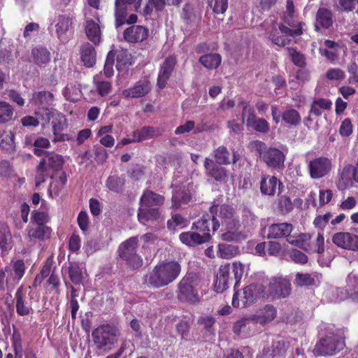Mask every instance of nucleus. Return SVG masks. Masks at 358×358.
Returning <instances> with one entry per match:
<instances>
[{
  "instance_id": "338daca9",
  "label": "nucleus",
  "mask_w": 358,
  "mask_h": 358,
  "mask_svg": "<svg viewBox=\"0 0 358 358\" xmlns=\"http://www.w3.org/2000/svg\"><path fill=\"white\" fill-rule=\"evenodd\" d=\"M340 8L343 11L358 12V0H339Z\"/></svg>"
},
{
  "instance_id": "9d476101",
  "label": "nucleus",
  "mask_w": 358,
  "mask_h": 358,
  "mask_svg": "<svg viewBox=\"0 0 358 358\" xmlns=\"http://www.w3.org/2000/svg\"><path fill=\"white\" fill-rule=\"evenodd\" d=\"M75 17L73 15L59 14L55 16L52 25L55 27L57 38L63 43L69 39V33L73 28Z\"/></svg>"
},
{
  "instance_id": "c03bdc74",
  "label": "nucleus",
  "mask_w": 358,
  "mask_h": 358,
  "mask_svg": "<svg viewBox=\"0 0 358 358\" xmlns=\"http://www.w3.org/2000/svg\"><path fill=\"white\" fill-rule=\"evenodd\" d=\"M332 103L325 99L315 100L311 106L310 113L315 116L322 115L323 110H328L331 108Z\"/></svg>"
},
{
  "instance_id": "c85d7f7f",
  "label": "nucleus",
  "mask_w": 358,
  "mask_h": 358,
  "mask_svg": "<svg viewBox=\"0 0 358 358\" xmlns=\"http://www.w3.org/2000/svg\"><path fill=\"white\" fill-rule=\"evenodd\" d=\"M136 0H116L115 1V27L119 28L125 23L127 17V6L133 3Z\"/></svg>"
},
{
  "instance_id": "bf43d9fd",
  "label": "nucleus",
  "mask_w": 358,
  "mask_h": 358,
  "mask_svg": "<svg viewBox=\"0 0 358 358\" xmlns=\"http://www.w3.org/2000/svg\"><path fill=\"white\" fill-rule=\"evenodd\" d=\"M208 3L217 14L224 13L228 8V0H208Z\"/></svg>"
},
{
  "instance_id": "6e6552de",
  "label": "nucleus",
  "mask_w": 358,
  "mask_h": 358,
  "mask_svg": "<svg viewBox=\"0 0 358 358\" xmlns=\"http://www.w3.org/2000/svg\"><path fill=\"white\" fill-rule=\"evenodd\" d=\"M211 222L213 231H216L220 224L227 225L238 220L235 217L234 209L227 205H214L210 207Z\"/></svg>"
},
{
  "instance_id": "0eeeda50",
  "label": "nucleus",
  "mask_w": 358,
  "mask_h": 358,
  "mask_svg": "<svg viewBox=\"0 0 358 358\" xmlns=\"http://www.w3.org/2000/svg\"><path fill=\"white\" fill-rule=\"evenodd\" d=\"M138 240L137 237H131L122 243L118 248L120 258L134 269L138 268L143 265V259L136 253Z\"/></svg>"
},
{
  "instance_id": "7ed1b4c3",
  "label": "nucleus",
  "mask_w": 358,
  "mask_h": 358,
  "mask_svg": "<svg viewBox=\"0 0 358 358\" xmlns=\"http://www.w3.org/2000/svg\"><path fill=\"white\" fill-rule=\"evenodd\" d=\"M231 273L234 274L236 285L244 273V265L238 262H234L231 265L229 264L221 265L217 273L214 285L216 292L222 293L229 287V282L232 281Z\"/></svg>"
},
{
  "instance_id": "de8ad7c7",
  "label": "nucleus",
  "mask_w": 358,
  "mask_h": 358,
  "mask_svg": "<svg viewBox=\"0 0 358 358\" xmlns=\"http://www.w3.org/2000/svg\"><path fill=\"white\" fill-rule=\"evenodd\" d=\"M213 156L218 164H229L231 163L230 153L224 146L218 147L214 151Z\"/></svg>"
},
{
  "instance_id": "6e6d98bb",
  "label": "nucleus",
  "mask_w": 358,
  "mask_h": 358,
  "mask_svg": "<svg viewBox=\"0 0 358 358\" xmlns=\"http://www.w3.org/2000/svg\"><path fill=\"white\" fill-rule=\"evenodd\" d=\"M324 238L322 233L317 234L315 240L313 241V243H310V252H316L318 254H322L324 252Z\"/></svg>"
},
{
  "instance_id": "4be33fe9",
  "label": "nucleus",
  "mask_w": 358,
  "mask_h": 358,
  "mask_svg": "<svg viewBox=\"0 0 358 358\" xmlns=\"http://www.w3.org/2000/svg\"><path fill=\"white\" fill-rule=\"evenodd\" d=\"M150 90V83L147 80H143L137 82L132 87L124 90L122 94L126 98H139L145 96Z\"/></svg>"
},
{
  "instance_id": "49530a36",
  "label": "nucleus",
  "mask_w": 358,
  "mask_h": 358,
  "mask_svg": "<svg viewBox=\"0 0 358 358\" xmlns=\"http://www.w3.org/2000/svg\"><path fill=\"white\" fill-rule=\"evenodd\" d=\"M14 113L13 106L6 101H0V124L12 120Z\"/></svg>"
},
{
  "instance_id": "b1692460",
  "label": "nucleus",
  "mask_w": 358,
  "mask_h": 358,
  "mask_svg": "<svg viewBox=\"0 0 358 358\" xmlns=\"http://www.w3.org/2000/svg\"><path fill=\"white\" fill-rule=\"evenodd\" d=\"M13 247L12 235L8 226L0 222V255H6Z\"/></svg>"
},
{
  "instance_id": "20e7f679",
  "label": "nucleus",
  "mask_w": 358,
  "mask_h": 358,
  "mask_svg": "<svg viewBox=\"0 0 358 358\" xmlns=\"http://www.w3.org/2000/svg\"><path fill=\"white\" fill-rule=\"evenodd\" d=\"M25 266L23 260L12 262L10 266L0 270V290L11 291L19 283L24 274Z\"/></svg>"
},
{
  "instance_id": "a19ab883",
  "label": "nucleus",
  "mask_w": 358,
  "mask_h": 358,
  "mask_svg": "<svg viewBox=\"0 0 358 358\" xmlns=\"http://www.w3.org/2000/svg\"><path fill=\"white\" fill-rule=\"evenodd\" d=\"M346 288L350 293V297L358 300V274L351 272L346 278Z\"/></svg>"
},
{
  "instance_id": "ea45409f",
  "label": "nucleus",
  "mask_w": 358,
  "mask_h": 358,
  "mask_svg": "<svg viewBox=\"0 0 358 358\" xmlns=\"http://www.w3.org/2000/svg\"><path fill=\"white\" fill-rule=\"evenodd\" d=\"M257 322L252 318H243L238 320L233 327V329L236 334H248L251 331V327H253Z\"/></svg>"
},
{
  "instance_id": "5fc2aeb1",
  "label": "nucleus",
  "mask_w": 358,
  "mask_h": 358,
  "mask_svg": "<svg viewBox=\"0 0 358 358\" xmlns=\"http://www.w3.org/2000/svg\"><path fill=\"white\" fill-rule=\"evenodd\" d=\"M52 125V131H63L66 128V119L64 115L58 113H55V115L51 121Z\"/></svg>"
},
{
  "instance_id": "052dcab7",
  "label": "nucleus",
  "mask_w": 358,
  "mask_h": 358,
  "mask_svg": "<svg viewBox=\"0 0 358 358\" xmlns=\"http://www.w3.org/2000/svg\"><path fill=\"white\" fill-rule=\"evenodd\" d=\"M287 53L289 56L292 58V61L293 63L299 66L303 67L306 64L305 57L304 56L298 52L294 48H287Z\"/></svg>"
},
{
  "instance_id": "4c0bfd02",
  "label": "nucleus",
  "mask_w": 358,
  "mask_h": 358,
  "mask_svg": "<svg viewBox=\"0 0 358 358\" xmlns=\"http://www.w3.org/2000/svg\"><path fill=\"white\" fill-rule=\"evenodd\" d=\"M159 135L158 129L152 127H143L133 133V141L141 142Z\"/></svg>"
},
{
  "instance_id": "2f4dec72",
  "label": "nucleus",
  "mask_w": 358,
  "mask_h": 358,
  "mask_svg": "<svg viewBox=\"0 0 358 358\" xmlns=\"http://www.w3.org/2000/svg\"><path fill=\"white\" fill-rule=\"evenodd\" d=\"M310 240L311 235L310 234L300 233L297 235L292 236L287 239V243L308 252H310Z\"/></svg>"
},
{
  "instance_id": "603ef678",
  "label": "nucleus",
  "mask_w": 358,
  "mask_h": 358,
  "mask_svg": "<svg viewBox=\"0 0 358 358\" xmlns=\"http://www.w3.org/2000/svg\"><path fill=\"white\" fill-rule=\"evenodd\" d=\"M55 113H57V111L48 108H43L36 112V119L38 120V122L40 121L43 122L42 127H44L46 124L52 121Z\"/></svg>"
},
{
  "instance_id": "f257e3e1",
  "label": "nucleus",
  "mask_w": 358,
  "mask_h": 358,
  "mask_svg": "<svg viewBox=\"0 0 358 358\" xmlns=\"http://www.w3.org/2000/svg\"><path fill=\"white\" fill-rule=\"evenodd\" d=\"M180 271L181 266L178 262H162L147 275L145 280L153 287H162L174 281Z\"/></svg>"
},
{
  "instance_id": "680f3d73",
  "label": "nucleus",
  "mask_w": 358,
  "mask_h": 358,
  "mask_svg": "<svg viewBox=\"0 0 358 358\" xmlns=\"http://www.w3.org/2000/svg\"><path fill=\"white\" fill-rule=\"evenodd\" d=\"M166 4L165 0H148V3L144 8V14L148 15H150L153 8H155L157 10H162Z\"/></svg>"
},
{
  "instance_id": "4468645a",
  "label": "nucleus",
  "mask_w": 358,
  "mask_h": 358,
  "mask_svg": "<svg viewBox=\"0 0 358 358\" xmlns=\"http://www.w3.org/2000/svg\"><path fill=\"white\" fill-rule=\"evenodd\" d=\"M257 297L258 294L255 287L250 285L234 294L232 305L236 308H244L254 303Z\"/></svg>"
},
{
  "instance_id": "69168bd1",
  "label": "nucleus",
  "mask_w": 358,
  "mask_h": 358,
  "mask_svg": "<svg viewBox=\"0 0 358 358\" xmlns=\"http://www.w3.org/2000/svg\"><path fill=\"white\" fill-rule=\"evenodd\" d=\"M289 257L296 264H304L307 263L308 260L307 255L297 249L292 250L289 254Z\"/></svg>"
},
{
  "instance_id": "bb28decb",
  "label": "nucleus",
  "mask_w": 358,
  "mask_h": 358,
  "mask_svg": "<svg viewBox=\"0 0 358 358\" xmlns=\"http://www.w3.org/2000/svg\"><path fill=\"white\" fill-rule=\"evenodd\" d=\"M27 231L30 240L44 241L50 237L52 229L46 225H31L27 227Z\"/></svg>"
},
{
  "instance_id": "a18cd8bd",
  "label": "nucleus",
  "mask_w": 358,
  "mask_h": 358,
  "mask_svg": "<svg viewBox=\"0 0 358 358\" xmlns=\"http://www.w3.org/2000/svg\"><path fill=\"white\" fill-rule=\"evenodd\" d=\"M124 183V178L116 176H110L108 178L106 185L110 191L119 193L123 190Z\"/></svg>"
},
{
  "instance_id": "8fccbe9b",
  "label": "nucleus",
  "mask_w": 358,
  "mask_h": 358,
  "mask_svg": "<svg viewBox=\"0 0 358 358\" xmlns=\"http://www.w3.org/2000/svg\"><path fill=\"white\" fill-rule=\"evenodd\" d=\"M282 117L286 123L293 126L299 124L301 120L299 112L292 108L285 110Z\"/></svg>"
},
{
  "instance_id": "a211bd4d",
  "label": "nucleus",
  "mask_w": 358,
  "mask_h": 358,
  "mask_svg": "<svg viewBox=\"0 0 358 358\" xmlns=\"http://www.w3.org/2000/svg\"><path fill=\"white\" fill-rule=\"evenodd\" d=\"M220 164H215L208 157L204 161V167L206 174L213 178L216 181L225 182L228 178V173L225 168L220 166Z\"/></svg>"
},
{
  "instance_id": "0e129e2a",
  "label": "nucleus",
  "mask_w": 358,
  "mask_h": 358,
  "mask_svg": "<svg viewBox=\"0 0 358 358\" xmlns=\"http://www.w3.org/2000/svg\"><path fill=\"white\" fill-rule=\"evenodd\" d=\"M269 38L274 44L280 47H285L287 45H289L291 41L285 36H278L277 30L273 31L270 34Z\"/></svg>"
},
{
  "instance_id": "f704fd0d",
  "label": "nucleus",
  "mask_w": 358,
  "mask_h": 358,
  "mask_svg": "<svg viewBox=\"0 0 358 358\" xmlns=\"http://www.w3.org/2000/svg\"><path fill=\"white\" fill-rule=\"evenodd\" d=\"M276 315V310L272 306H266L259 313L255 315L253 317L257 323L264 324L271 322Z\"/></svg>"
},
{
  "instance_id": "dca6fc26",
  "label": "nucleus",
  "mask_w": 358,
  "mask_h": 358,
  "mask_svg": "<svg viewBox=\"0 0 358 358\" xmlns=\"http://www.w3.org/2000/svg\"><path fill=\"white\" fill-rule=\"evenodd\" d=\"M177 60L173 56H169L166 57L163 63L161 64L158 78H157V86L160 89L165 87L167 81L170 78L175 66L176 65Z\"/></svg>"
},
{
  "instance_id": "7c9ffc66",
  "label": "nucleus",
  "mask_w": 358,
  "mask_h": 358,
  "mask_svg": "<svg viewBox=\"0 0 358 358\" xmlns=\"http://www.w3.org/2000/svg\"><path fill=\"white\" fill-rule=\"evenodd\" d=\"M164 197L152 191L147 190L144 192L140 201L141 206L152 207L160 206L164 203Z\"/></svg>"
},
{
  "instance_id": "e433bc0d",
  "label": "nucleus",
  "mask_w": 358,
  "mask_h": 358,
  "mask_svg": "<svg viewBox=\"0 0 358 358\" xmlns=\"http://www.w3.org/2000/svg\"><path fill=\"white\" fill-rule=\"evenodd\" d=\"M32 61L38 66H42L49 62L50 52L45 48H34L31 50Z\"/></svg>"
},
{
  "instance_id": "6ab92c4d",
  "label": "nucleus",
  "mask_w": 358,
  "mask_h": 358,
  "mask_svg": "<svg viewBox=\"0 0 358 358\" xmlns=\"http://www.w3.org/2000/svg\"><path fill=\"white\" fill-rule=\"evenodd\" d=\"M148 36V29L141 25H131L124 31V38L129 43H138Z\"/></svg>"
},
{
  "instance_id": "f8f14e48",
  "label": "nucleus",
  "mask_w": 358,
  "mask_h": 358,
  "mask_svg": "<svg viewBox=\"0 0 358 358\" xmlns=\"http://www.w3.org/2000/svg\"><path fill=\"white\" fill-rule=\"evenodd\" d=\"M90 12L91 10L87 8L84 11L85 33L90 41L94 44H98L101 38V28L99 24V17L98 13H95L92 15L95 19H91L89 16Z\"/></svg>"
},
{
  "instance_id": "423d86ee",
  "label": "nucleus",
  "mask_w": 358,
  "mask_h": 358,
  "mask_svg": "<svg viewBox=\"0 0 358 358\" xmlns=\"http://www.w3.org/2000/svg\"><path fill=\"white\" fill-rule=\"evenodd\" d=\"M259 153L264 162L271 168L280 169L284 166L285 155L282 151L277 148H266L265 143L262 141H256L252 143Z\"/></svg>"
},
{
  "instance_id": "ddd939ff",
  "label": "nucleus",
  "mask_w": 358,
  "mask_h": 358,
  "mask_svg": "<svg viewBox=\"0 0 358 358\" xmlns=\"http://www.w3.org/2000/svg\"><path fill=\"white\" fill-rule=\"evenodd\" d=\"M240 104L243 107V116L245 117L248 115L246 121L248 127H252L259 132L266 133L268 131V122L264 119H257L252 107L245 101H241Z\"/></svg>"
},
{
  "instance_id": "4d7b16f0",
  "label": "nucleus",
  "mask_w": 358,
  "mask_h": 358,
  "mask_svg": "<svg viewBox=\"0 0 358 358\" xmlns=\"http://www.w3.org/2000/svg\"><path fill=\"white\" fill-rule=\"evenodd\" d=\"M315 282L314 278L309 273H297L294 281V284L296 286H308L313 285Z\"/></svg>"
},
{
  "instance_id": "864d4df0",
  "label": "nucleus",
  "mask_w": 358,
  "mask_h": 358,
  "mask_svg": "<svg viewBox=\"0 0 358 358\" xmlns=\"http://www.w3.org/2000/svg\"><path fill=\"white\" fill-rule=\"evenodd\" d=\"M238 252L237 247L231 245H219V257L223 259H231L236 255Z\"/></svg>"
},
{
  "instance_id": "c9c22d12",
  "label": "nucleus",
  "mask_w": 358,
  "mask_h": 358,
  "mask_svg": "<svg viewBox=\"0 0 358 358\" xmlns=\"http://www.w3.org/2000/svg\"><path fill=\"white\" fill-rule=\"evenodd\" d=\"M199 62L208 69H216L222 62V57L218 53H209L200 57Z\"/></svg>"
},
{
  "instance_id": "5701e85b",
  "label": "nucleus",
  "mask_w": 358,
  "mask_h": 358,
  "mask_svg": "<svg viewBox=\"0 0 358 358\" xmlns=\"http://www.w3.org/2000/svg\"><path fill=\"white\" fill-rule=\"evenodd\" d=\"M178 298L182 301H195L196 294L189 278H182L178 284Z\"/></svg>"
},
{
  "instance_id": "412c9836",
  "label": "nucleus",
  "mask_w": 358,
  "mask_h": 358,
  "mask_svg": "<svg viewBox=\"0 0 358 358\" xmlns=\"http://www.w3.org/2000/svg\"><path fill=\"white\" fill-rule=\"evenodd\" d=\"M333 22L334 20L331 10L324 7H321L317 10L314 24L315 31H319L321 27L329 29L332 26Z\"/></svg>"
},
{
  "instance_id": "f03ea898",
  "label": "nucleus",
  "mask_w": 358,
  "mask_h": 358,
  "mask_svg": "<svg viewBox=\"0 0 358 358\" xmlns=\"http://www.w3.org/2000/svg\"><path fill=\"white\" fill-rule=\"evenodd\" d=\"M325 330V337L321 338L313 349L316 356L333 355L342 350L345 345L341 330L336 329L334 325H328Z\"/></svg>"
},
{
  "instance_id": "58836bf2",
  "label": "nucleus",
  "mask_w": 358,
  "mask_h": 358,
  "mask_svg": "<svg viewBox=\"0 0 358 358\" xmlns=\"http://www.w3.org/2000/svg\"><path fill=\"white\" fill-rule=\"evenodd\" d=\"M14 139L15 135L12 131H3L0 134V147L8 152L15 151V143Z\"/></svg>"
},
{
  "instance_id": "cd10ccee",
  "label": "nucleus",
  "mask_w": 358,
  "mask_h": 358,
  "mask_svg": "<svg viewBox=\"0 0 358 358\" xmlns=\"http://www.w3.org/2000/svg\"><path fill=\"white\" fill-rule=\"evenodd\" d=\"M226 231L222 234L221 237L222 240L226 241H239L242 239H245V235L239 231V222H231V224H227Z\"/></svg>"
},
{
  "instance_id": "a878e982",
  "label": "nucleus",
  "mask_w": 358,
  "mask_h": 358,
  "mask_svg": "<svg viewBox=\"0 0 358 358\" xmlns=\"http://www.w3.org/2000/svg\"><path fill=\"white\" fill-rule=\"evenodd\" d=\"M15 301L16 312L19 315L27 316L30 315L31 305L21 287L16 292Z\"/></svg>"
},
{
  "instance_id": "79ce46f5",
  "label": "nucleus",
  "mask_w": 358,
  "mask_h": 358,
  "mask_svg": "<svg viewBox=\"0 0 358 358\" xmlns=\"http://www.w3.org/2000/svg\"><path fill=\"white\" fill-rule=\"evenodd\" d=\"M53 99V94L47 91L35 92L32 94L31 102L34 105H50Z\"/></svg>"
},
{
  "instance_id": "aec40b11",
  "label": "nucleus",
  "mask_w": 358,
  "mask_h": 358,
  "mask_svg": "<svg viewBox=\"0 0 358 358\" xmlns=\"http://www.w3.org/2000/svg\"><path fill=\"white\" fill-rule=\"evenodd\" d=\"M63 163L61 155L54 152H47L39 164L41 169L45 168L53 174L55 171L62 169Z\"/></svg>"
},
{
  "instance_id": "393cba45",
  "label": "nucleus",
  "mask_w": 358,
  "mask_h": 358,
  "mask_svg": "<svg viewBox=\"0 0 358 358\" xmlns=\"http://www.w3.org/2000/svg\"><path fill=\"white\" fill-rule=\"evenodd\" d=\"M210 238V234L205 233L204 234H200L197 232L187 231L183 232L180 235V241L190 246L196 245L206 243Z\"/></svg>"
},
{
  "instance_id": "2eb2a0df",
  "label": "nucleus",
  "mask_w": 358,
  "mask_h": 358,
  "mask_svg": "<svg viewBox=\"0 0 358 358\" xmlns=\"http://www.w3.org/2000/svg\"><path fill=\"white\" fill-rule=\"evenodd\" d=\"M332 242L338 248L358 251V236L350 232H337L332 236Z\"/></svg>"
},
{
  "instance_id": "09e8293b",
  "label": "nucleus",
  "mask_w": 358,
  "mask_h": 358,
  "mask_svg": "<svg viewBox=\"0 0 358 358\" xmlns=\"http://www.w3.org/2000/svg\"><path fill=\"white\" fill-rule=\"evenodd\" d=\"M211 216L209 215H204L201 219L197 220L193 224L192 229L201 232L202 234L205 233L210 234L209 225L211 222Z\"/></svg>"
},
{
  "instance_id": "72a5a7b5",
  "label": "nucleus",
  "mask_w": 358,
  "mask_h": 358,
  "mask_svg": "<svg viewBox=\"0 0 358 358\" xmlns=\"http://www.w3.org/2000/svg\"><path fill=\"white\" fill-rule=\"evenodd\" d=\"M80 58L84 65L92 67L96 62V51L90 43H85L80 48Z\"/></svg>"
},
{
  "instance_id": "9b49d317",
  "label": "nucleus",
  "mask_w": 358,
  "mask_h": 358,
  "mask_svg": "<svg viewBox=\"0 0 358 358\" xmlns=\"http://www.w3.org/2000/svg\"><path fill=\"white\" fill-rule=\"evenodd\" d=\"M294 227V225L288 222L273 223L266 225L264 228V232L267 239L278 240L285 238L287 242L292 235Z\"/></svg>"
},
{
  "instance_id": "37998d69",
  "label": "nucleus",
  "mask_w": 358,
  "mask_h": 358,
  "mask_svg": "<svg viewBox=\"0 0 358 358\" xmlns=\"http://www.w3.org/2000/svg\"><path fill=\"white\" fill-rule=\"evenodd\" d=\"M69 276L75 285H80L83 282V272L78 263H70L68 267Z\"/></svg>"
},
{
  "instance_id": "473e14b6",
  "label": "nucleus",
  "mask_w": 358,
  "mask_h": 358,
  "mask_svg": "<svg viewBox=\"0 0 358 358\" xmlns=\"http://www.w3.org/2000/svg\"><path fill=\"white\" fill-rule=\"evenodd\" d=\"M160 213L157 208L143 207L138 209V219L143 224H146L148 221H155L159 218Z\"/></svg>"
},
{
  "instance_id": "39448f33",
  "label": "nucleus",
  "mask_w": 358,
  "mask_h": 358,
  "mask_svg": "<svg viewBox=\"0 0 358 358\" xmlns=\"http://www.w3.org/2000/svg\"><path fill=\"white\" fill-rule=\"evenodd\" d=\"M92 335L98 349L108 351L117 343L120 333L116 327L105 324L95 329Z\"/></svg>"
},
{
  "instance_id": "13d9d810",
  "label": "nucleus",
  "mask_w": 358,
  "mask_h": 358,
  "mask_svg": "<svg viewBox=\"0 0 358 358\" xmlns=\"http://www.w3.org/2000/svg\"><path fill=\"white\" fill-rule=\"evenodd\" d=\"M288 345V343L282 339L273 342L272 345V356L275 357L284 355Z\"/></svg>"
},
{
  "instance_id": "3c124183",
  "label": "nucleus",
  "mask_w": 358,
  "mask_h": 358,
  "mask_svg": "<svg viewBox=\"0 0 358 358\" xmlns=\"http://www.w3.org/2000/svg\"><path fill=\"white\" fill-rule=\"evenodd\" d=\"M191 199L190 194L185 189L176 191L172 196L173 206L178 208L182 203H187Z\"/></svg>"
},
{
  "instance_id": "e2e57ef3",
  "label": "nucleus",
  "mask_w": 358,
  "mask_h": 358,
  "mask_svg": "<svg viewBox=\"0 0 358 358\" xmlns=\"http://www.w3.org/2000/svg\"><path fill=\"white\" fill-rule=\"evenodd\" d=\"M278 208L282 214H287L293 209V205L289 197L282 196L278 201Z\"/></svg>"
},
{
  "instance_id": "774afa93",
  "label": "nucleus",
  "mask_w": 358,
  "mask_h": 358,
  "mask_svg": "<svg viewBox=\"0 0 358 358\" xmlns=\"http://www.w3.org/2000/svg\"><path fill=\"white\" fill-rule=\"evenodd\" d=\"M49 221L48 215L43 212L34 211L31 214V222H34V225H45Z\"/></svg>"
},
{
  "instance_id": "f3484780",
  "label": "nucleus",
  "mask_w": 358,
  "mask_h": 358,
  "mask_svg": "<svg viewBox=\"0 0 358 358\" xmlns=\"http://www.w3.org/2000/svg\"><path fill=\"white\" fill-rule=\"evenodd\" d=\"M269 290L275 296L285 298L290 294L291 284L286 278H273L269 283Z\"/></svg>"
},
{
  "instance_id": "c756f323",
  "label": "nucleus",
  "mask_w": 358,
  "mask_h": 358,
  "mask_svg": "<svg viewBox=\"0 0 358 358\" xmlns=\"http://www.w3.org/2000/svg\"><path fill=\"white\" fill-rule=\"evenodd\" d=\"M282 184L275 176H266L264 178L260 183L261 192L263 194L273 196L275 194L277 188L280 189Z\"/></svg>"
},
{
  "instance_id": "1a4fd4ad",
  "label": "nucleus",
  "mask_w": 358,
  "mask_h": 358,
  "mask_svg": "<svg viewBox=\"0 0 358 358\" xmlns=\"http://www.w3.org/2000/svg\"><path fill=\"white\" fill-rule=\"evenodd\" d=\"M332 169V162L330 159L325 157H316L310 160L308 164V170L312 179L318 180L329 174Z\"/></svg>"
}]
</instances>
